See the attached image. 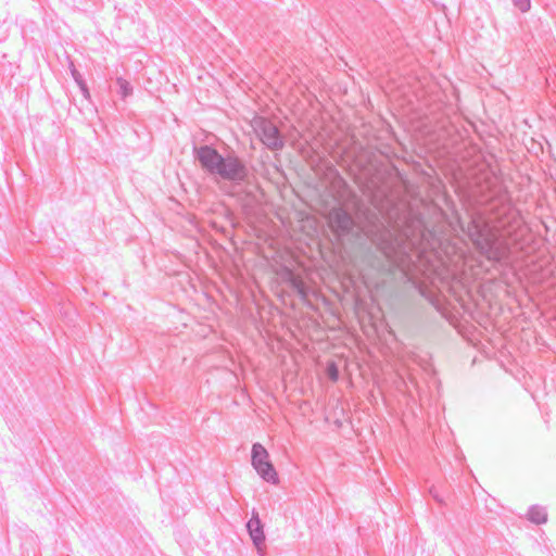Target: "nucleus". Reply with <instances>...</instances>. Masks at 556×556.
Wrapping results in <instances>:
<instances>
[{"label": "nucleus", "instance_id": "obj_4", "mask_svg": "<svg viewBox=\"0 0 556 556\" xmlns=\"http://www.w3.org/2000/svg\"><path fill=\"white\" fill-rule=\"evenodd\" d=\"M253 127L262 142L271 151L281 150L285 147L283 138L278 127L266 117H255Z\"/></svg>", "mask_w": 556, "mask_h": 556}, {"label": "nucleus", "instance_id": "obj_11", "mask_svg": "<svg viewBox=\"0 0 556 556\" xmlns=\"http://www.w3.org/2000/svg\"><path fill=\"white\" fill-rule=\"evenodd\" d=\"M433 498H434L437 502H439V503H441V502H442V500H441L437 494H433Z\"/></svg>", "mask_w": 556, "mask_h": 556}, {"label": "nucleus", "instance_id": "obj_1", "mask_svg": "<svg viewBox=\"0 0 556 556\" xmlns=\"http://www.w3.org/2000/svg\"><path fill=\"white\" fill-rule=\"evenodd\" d=\"M353 213L345 206H333L328 223L338 238L353 243L368 241L372 251L366 255L367 265L382 275L400 270L407 274L413 264V243L401 230L391 228L382 213L361 200L352 203Z\"/></svg>", "mask_w": 556, "mask_h": 556}, {"label": "nucleus", "instance_id": "obj_10", "mask_svg": "<svg viewBox=\"0 0 556 556\" xmlns=\"http://www.w3.org/2000/svg\"><path fill=\"white\" fill-rule=\"evenodd\" d=\"M513 4L521 12H528L531 8V0H511Z\"/></svg>", "mask_w": 556, "mask_h": 556}, {"label": "nucleus", "instance_id": "obj_5", "mask_svg": "<svg viewBox=\"0 0 556 556\" xmlns=\"http://www.w3.org/2000/svg\"><path fill=\"white\" fill-rule=\"evenodd\" d=\"M475 228L476 235L478 236V239L475 242L481 254H483L490 261L502 262L506 255L505 250L497 244L495 239L484 235L483 230L478 226Z\"/></svg>", "mask_w": 556, "mask_h": 556}, {"label": "nucleus", "instance_id": "obj_9", "mask_svg": "<svg viewBox=\"0 0 556 556\" xmlns=\"http://www.w3.org/2000/svg\"><path fill=\"white\" fill-rule=\"evenodd\" d=\"M117 85L119 87V94L122 96V98H127L128 96H130L132 93V87L131 85L124 78H117Z\"/></svg>", "mask_w": 556, "mask_h": 556}, {"label": "nucleus", "instance_id": "obj_7", "mask_svg": "<svg viewBox=\"0 0 556 556\" xmlns=\"http://www.w3.org/2000/svg\"><path fill=\"white\" fill-rule=\"evenodd\" d=\"M528 519L535 525H543L547 521V513L545 507L532 505L528 510Z\"/></svg>", "mask_w": 556, "mask_h": 556}, {"label": "nucleus", "instance_id": "obj_3", "mask_svg": "<svg viewBox=\"0 0 556 556\" xmlns=\"http://www.w3.org/2000/svg\"><path fill=\"white\" fill-rule=\"evenodd\" d=\"M251 464L263 480L271 484L278 483V473L269 460L267 450L261 443L252 445Z\"/></svg>", "mask_w": 556, "mask_h": 556}, {"label": "nucleus", "instance_id": "obj_2", "mask_svg": "<svg viewBox=\"0 0 556 556\" xmlns=\"http://www.w3.org/2000/svg\"><path fill=\"white\" fill-rule=\"evenodd\" d=\"M193 152L202 169L216 181L224 180L240 186L248 180L249 169L244 161L235 152L224 156L215 148L207 144L194 147Z\"/></svg>", "mask_w": 556, "mask_h": 556}, {"label": "nucleus", "instance_id": "obj_8", "mask_svg": "<svg viewBox=\"0 0 556 556\" xmlns=\"http://www.w3.org/2000/svg\"><path fill=\"white\" fill-rule=\"evenodd\" d=\"M72 75H73V78L75 79V81L77 83V85L79 86V89H80L83 96L86 99H89L90 98V92H89L87 84L83 79L81 75L75 68L72 71Z\"/></svg>", "mask_w": 556, "mask_h": 556}, {"label": "nucleus", "instance_id": "obj_6", "mask_svg": "<svg viewBox=\"0 0 556 556\" xmlns=\"http://www.w3.org/2000/svg\"><path fill=\"white\" fill-rule=\"evenodd\" d=\"M247 529L253 541V544L260 548L265 542L263 522L258 516V513L253 509L250 520L247 522Z\"/></svg>", "mask_w": 556, "mask_h": 556}]
</instances>
